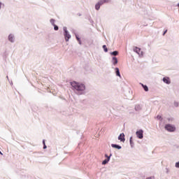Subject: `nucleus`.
Wrapping results in <instances>:
<instances>
[{"label":"nucleus","mask_w":179,"mask_h":179,"mask_svg":"<svg viewBox=\"0 0 179 179\" xmlns=\"http://www.w3.org/2000/svg\"><path fill=\"white\" fill-rule=\"evenodd\" d=\"M177 6H178V8H179V3H178Z\"/></svg>","instance_id":"nucleus-33"},{"label":"nucleus","mask_w":179,"mask_h":179,"mask_svg":"<svg viewBox=\"0 0 179 179\" xmlns=\"http://www.w3.org/2000/svg\"><path fill=\"white\" fill-rule=\"evenodd\" d=\"M98 3H99L101 6L103 5V3H106L103 0H100Z\"/></svg>","instance_id":"nucleus-22"},{"label":"nucleus","mask_w":179,"mask_h":179,"mask_svg":"<svg viewBox=\"0 0 179 179\" xmlns=\"http://www.w3.org/2000/svg\"><path fill=\"white\" fill-rule=\"evenodd\" d=\"M112 64L113 65H117V64H118V59H117V57H113L112 58Z\"/></svg>","instance_id":"nucleus-10"},{"label":"nucleus","mask_w":179,"mask_h":179,"mask_svg":"<svg viewBox=\"0 0 179 179\" xmlns=\"http://www.w3.org/2000/svg\"><path fill=\"white\" fill-rule=\"evenodd\" d=\"M105 3H108V2H110L111 0H103Z\"/></svg>","instance_id":"nucleus-24"},{"label":"nucleus","mask_w":179,"mask_h":179,"mask_svg":"<svg viewBox=\"0 0 179 179\" xmlns=\"http://www.w3.org/2000/svg\"><path fill=\"white\" fill-rule=\"evenodd\" d=\"M142 87H143L145 92H149V88L148 87V86L143 85V84H141Z\"/></svg>","instance_id":"nucleus-14"},{"label":"nucleus","mask_w":179,"mask_h":179,"mask_svg":"<svg viewBox=\"0 0 179 179\" xmlns=\"http://www.w3.org/2000/svg\"><path fill=\"white\" fill-rule=\"evenodd\" d=\"M166 33H167V30H166V31L164 32V34H166Z\"/></svg>","instance_id":"nucleus-30"},{"label":"nucleus","mask_w":179,"mask_h":179,"mask_svg":"<svg viewBox=\"0 0 179 179\" xmlns=\"http://www.w3.org/2000/svg\"><path fill=\"white\" fill-rule=\"evenodd\" d=\"M1 6H2V3L0 2V9H1Z\"/></svg>","instance_id":"nucleus-31"},{"label":"nucleus","mask_w":179,"mask_h":179,"mask_svg":"<svg viewBox=\"0 0 179 179\" xmlns=\"http://www.w3.org/2000/svg\"><path fill=\"white\" fill-rule=\"evenodd\" d=\"M50 23H51V24H52V26H55V20L51 19L50 20Z\"/></svg>","instance_id":"nucleus-18"},{"label":"nucleus","mask_w":179,"mask_h":179,"mask_svg":"<svg viewBox=\"0 0 179 179\" xmlns=\"http://www.w3.org/2000/svg\"><path fill=\"white\" fill-rule=\"evenodd\" d=\"M54 26V29L55 30H58V26H57L56 24L53 25Z\"/></svg>","instance_id":"nucleus-25"},{"label":"nucleus","mask_w":179,"mask_h":179,"mask_svg":"<svg viewBox=\"0 0 179 179\" xmlns=\"http://www.w3.org/2000/svg\"><path fill=\"white\" fill-rule=\"evenodd\" d=\"M63 30L64 31V36L66 41H69V38H71V34H69L68 29L66 28V27H64Z\"/></svg>","instance_id":"nucleus-2"},{"label":"nucleus","mask_w":179,"mask_h":179,"mask_svg":"<svg viewBox=\"0 0 179 179\" xmlns=\"http://www.w3.org/2000/svg\"><path fill=\"white\" fill-rule=\"evenodd\" d=\"M157 120H159L160 121H162L163 120V117H162V116H160V115H157Z\"/></svg>","instance_id":"nucleus-23"},{"label":"nucleus","mask_w":179,"mask_h":179,"mask_svg":"<svg viewBox=\"0 0 179 179\" xmlns=\"http://www.w3.org/2000/svg\"><path fill=\"white\" fill-rule=\"evenodd\" d=\"M111 146H112V148H114L115 149L120 150L122 148L121 145H118L117 144H111Z\"/></svg>","instance_id":"nucleus-12"},{"label":"nucleus","mask_w":179,"mask_h":179,"mask_svg":"<svg viewBox=\"0 0 179 179\" xmlns=\"http://www.w3.org/2000/svg\"><path fill=\"white\" fill-rule=\"evenodd\" d=\"M43 145H45V141H43Z\"/></svg>","instance_id":"nucleus-28"},{"label":"nucleus","mask_w":179,"mask_h":179,"mask_svg":"<svg viewBox=\"0 0 179 179\" xmlns=\"http://www.w3.org/2000/svg\"><path fill=\"white\" fill-rule=\"evenodd\" d=\"M147 179H151L150 178H147Z\"/></svg>","instance_id":"nucleus-34"},{"label":"nucleus","mask_w":179,"mask_h":179,"mask_svg":"<svg viewBox=\"0 0 179 179\" xmlns=\"http://www.w3.org/2000/svg\"><path fill=\"white\" fill-rule=\"evenodd\" d=\"M136 135L138 139H143V130L140 129L136 132Z\"/></svg>","instance_id":"nucleus-5"},{"label":"nucleus","mask_w":179,"mask_h":179,"mask_svg":"<svg viewBox=\"0 0 179 179\" xmlns=\"http://www.w3.org/2000/svg\"><path fill=\"white\" fill-rule=\"evenodd\" d=\"M129 142H130L131 148H134V141H132V137H130Z\"/></svg>","instance_id":"nucleus-16"},{"label":"nucleus","mask_w":179,"mask_h":179,"mask_svg":"<svg viewBox=\"0 0 179 179\" xmlns=\"http://www.w3.org/2000/svg\"><path fill=\"white\" fill-rule=\"evenodd\" d=\"M105 157H106L107 159H108V157H110V156L105 155Z\"/></svg>","instance_id":"nucleus-27"},{"label":"nucleus","mask_w":179,"mask_h":179,"mask_svg":"<svg viewBox=\"0 0 179 179\" xmlns=\"http://www.w3.org/2000/svg\"><path fill=\"white\" fill-rule=\"evenodd\" d=\"M103 48L105 52H107L108 51V49H107V46L106 45H103Z\"/></svg>","instance_id":"nucleus-19"},{"label":"nucleus","mask_w":179,"mask_h":179,"mask_svg":"<svg viewBox=\"0 0 179 179\" xmlns=\"http://www.w3.org/2000/svg\"><path fill=\"white\" fill-rule=\"evenodd\" d=\"M118 54V51H114L110 52V55L116 56Z\"/></svg>","instance_id":"nucleus-17"},{"label":"nucleus","mask_w":179,"mask_h":179,"mask_svg":"<svg viewBox=\"0 0 179 179\" xmlns=\"http://www.w3.org/2000/svg\"><path fill=\"white\" fill-rule=\"evenodd\" d=\"M176 169H179V161L175 164Z\"/></svg>","instance_id":"nucleus-21"},{"label":"nucleus","mask_w":179,"mask_h":179,"mask_svg":"<svg viewBox=\"0 0 179 179\" xmlns=\"http://www.w3.org/2000/svg\"><path fill=\"white\" fill-rule=\"evenodd\" d=\"M115 71H116V76H119V78H121V74L120 73V69L115 68Z\"/></svg>","instance_id":"nucleus-13"},{"label":"nucleus","mask_w":179,"mask_h":179,"mask_svg":"<svg viewBox=\"0 0 179 179\" xmlns=\"http://www.w3.org/2000/svg\"><path fill=\"white\" fill-rule=\"evenodd\" d=\"M135 110L136 111H141V110H142V106L139 104L136 105Z\"/></svg>","instance_id":"nucleus-11"},{"label":"nucleus","mask_w":179,"mask_h":179,"mask_svg":"<svg viewBox=\"0 0 179 179\" xmlns=\"http://www.w3.org/2000/svg\"><path fill=\"white\" fill-rule=\"evenodd\" d=\"M133 51H134V52H136V54H138L139 55V57H142L143 55V52H142L141 50V48H139L138 47H134L133 48Z\"/></svg>","instance_id":"nucleus-4"},{"label":"nucleus","mask_w":179,"mask_h":179,"mask_svg":"<svg viewBox=\"0 0 179 179\" xmlns=\"http://www.w3.org/2000/svg\"><path fill=\"white\" fill-rule=\"evenodd\" d=\"M71 85L75 90L77 94H85L86 93V85L82 83H78L76 81H73L71 83Z\"/></svg>","instance_id":"nucleus-1"},{"label":"nucleus","mask_w":179,"mask_h":179,"mask_svg":"<svg viewBox=\"0 0 179 179\" xmlns=\"http://www.w3.org/2000/svg\"><path fill=\"white\" fill-rule=\"evenodd\" d=\"M174 106L178 107V102H174Z\"/></svg>","instance_id":"nucleus-26"},{"label":"nucleus","mask_w":179,"mask_h":179,"mask_svg":"<svg viewBox=\"0 0 179 179\" xmlns=\"http://www.w3.org/2000/svg\"><path fill=\"white\" fill-rule=\"evenodd\" d=\"M43 149H47V145H45L43 146Z\"/></svg>","instance_id":"nucleus-29"},{"label":"nucleus","mask_w":179,"mask_h":179,"mask_svg":"<svg viewBox=\"0 0 179 179\" xmlns=\"http://www.w3.org/2000/svg\"><path fill=\"white\" fill-rule=\"evenodd\" d=\"M8 41H10V43H15V35H13V34L8 35Z\"/></svg>","instance_id":"nucleus-8"},{"label":"nucleus","mask_w":179,"mask_h":179,"mask_svg":"<svg viewBox=\"0 0 179 179\" xmlns=\"http://www.w3.org/2000/svg\"><path fill=\"white\" fill-rule=\"evenodd\" d=\"M100 6H101L100 3L98 2V3L95 5V9H96V10H99V9H100Z\"/></svg>","instance_id":"nucleus-15"},{"label":"nucleus","mask_w":179,"mask_h":179,"mask_svg":"<svg viewBox=\"0 0 179 179\" xmlns=\"http://www.w3.org/2000/svg\"><path fill=\"white\" fill-rule=\"evenodd\" d=\"M165 129L168 131V132H174L176 131V126L168 124L165 125Z\"/></svg>","instance_id":"nucleus-3"},{"label":"nucleus","mask_w":179,"mask_h":179,"mask_svg":"<svg viewBox=\"0 0 179 179\" xmlns=\"http://www.w3.org/2000/svg\"><path fill=\"white\" fill-rule=\"evenodd\" d=\"M0 155H3V154L0 151Z\"/></svg>","instance_id":"nucleus-32"},{"label":"nucleus","mask_w":179,"mask_h":179,"mask_svg":"<svg viewBox=\"0 0 179 179\" xmlns=\"http://www.w3.org/2000/svg\"><path fill=\"white\" fill-rule=\"evenodd\" d=\"M118 140L120 141V142H125V134H120L118 136Z\"/></svg>","instance_id":"nucleus-7"},{"label":"nucleus","mask_w":179,"mask_h":179,"mask_svg":"<svg viewBox=\"0 0 179 179\" xmlns=\"http://www.w3.org/2000/svg\"><path fill=\"white\" fill-rule=\"evenodd\" d=\"M111 156H113V154H110L109 157H108V158H106V159H104L102 162V164H107V163H108V162H110V159L111 157Z\"/></svg>","instance_id":"nucleus-9"},{"label":"nucleus","mask_w":179,"mask_h":179,"mask_svg":"<svg viewBox=\"0 0 179 179\" xmlns=\"http://www.w3.org/2000/svg\"><path fill=\"white\" fill-rule=\"evenodd\" d=\"M76 37L79 43V44H82V42L80 41V38H79V37L78 36V35H76Z\"/></svg>","instance_id":"nucleus-20"},{"label":"nucleus","mask_w":179,"mask_h":179,"mask_svg":"<svg viewBox=\"0 0 179 179\" xmlns=\"http://www.w3.org/2000/svg\"><path fill=\"white\" fill-rule=\"evenodd\" d=\"M164 83H166V85H170V83H171V80H170V78L169 77H164L162 79Z\"/></svg>","instance_id":"nucleus-6"}]
</instances>
